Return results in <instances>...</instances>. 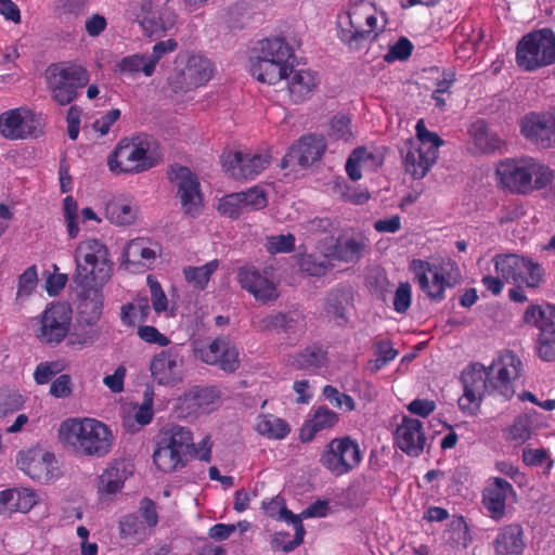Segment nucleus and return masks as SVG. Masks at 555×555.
Returning a JSON list of instances; mask_svg holds the SVG:
<instances>
[{
	"instance_id": "nucleus-28",
	"label": "nucleus",
	"mask_w": 555,
	"mask_h": 555,
	"mask_svg": "<svg viewBox=\"0 0 555 555\" xmlns=\"http://www.w3.org/2000/svg\"><path fill=\"white\" fill-rule=\"evenodd\" d=\"M521 133L537 145H555V116L530 114L521 120Z\"/></svg>"
},
{
	"instance_id": "nucleus-56",
	"label": "nucleus",
	"mask_w": 555,
	"mask_h": 555,
	"mask_svg": "<svg viewBox=\"0 0 555 555\" xmlns=\"http://www.w3.org/2000/svg\"><path fill=\"white\" fill-rule=\"evenodd\" d=\"M145 525L137 515L129 514L124 516L119 521L120 537L124 539L143 535L145 533Z\"/></svg>"
},
{
	"instance_id": "nucleus-29",
	"label": "nucleus",
	"mask_w": 555,
	"mask_h": 555,
	"mask_svg": "<svg viewBox=\"0 0 555 555\" xmlns=\"http://www.w3.org/2000/svg\"><path fill=\"white\" fill-rule=\"evenodd\" d=\"M54 461V455L41 448L22 450L16 459L18 467L30 478L37 480L50 477Z\"/></svg>"
},
{
	"instance_id": "nucleus-5",
	"label": "nucleus",
	"mask_w": 555,
	"mask_h": 555,
	"mask_svg": "<svg viewBox=\"0 0 555 555\" xmlns=\"http://www.w3.org/2000/svg\"><path fill=\"white\" fill-rule=\"evenodd\" d=\"M75 283L81 288L102 291L111 280L113 262L108 248L96 238L81 241L75 250Z\"/></svg>"
},
{
	"instance_id": "nucleus-64",
	"label": "nucleus",
	"mask_w": 555,
	"mask_h": 555,
	"mask_svg": "<svg viewBox=\"0 0 555 555\" xmlns=\"http://www.w3.org/2000/svg\"><path fill=\"white\" fill-rule=\"evenodd\" d=\"M412 301V291L409 283H400L393 296V309L398 313H404L410 308Z\"/></svg>"
},
{
	"instance_id": "nucleus-18",
	"label": "nucleus",
	"mask_w": 555,
	"mask_h": 555,
	"mask_svg": "<svg viewBox=\"0 0 555 555\" xmlns=\"http://www.w3.org/2000/svg\"><path fill=\"white\" fill-rule=\"evenodd\" d=\"M464 393L459 399V408L467 415H476L480 409L486 392L495 391L490 386V375L487 367L474 364L462 373Z\"/></svg>"
},
{
	"instance_id": "nucleus-19",
	"label": "nucleus",
	"mask_w": 555,
	"mask_h": 555,
	"mask_svg": "<svg viewBox=\"0 0 555 555\" xmlns=\"http://www.w3.org/2000/svg\"><path fill=\"white\" fill-rule=\"evenodd\" d=\"M271 163L268 152L254 153L244 151H225L221 155L223 170L235 180H253Z\"/></svg>"
},
{
	"instance_id": "nucleus-41",
	"label": "nucleus",
	"mask_w": 555,
	"mask_h": 555,
	"mask_svg": "<svg viewBox=\"0 0 555 555\" xmlns=\"http://www.w3.org/2000/svg\"><path fill=\"white\" fill-rule=\"evenodd\" d=\"M126 478L122 463H114L107 466L99 476L98 492L100 496H111L119 492L124 487Z\"/></svg>"
},
{
	"instance_id": "nucleus-22",
	"label": "nucleus",
	"mask_w": 555,
	"mask_h": 555,
	"mask_svg": "<svg viewBox=\"0 0 555 555\" xmlns=\"http://www.w3.org/2000/svg\"><path fill=\"white\" fill-rule=\"evenodd\" d=\"M170 179L177 186V196L183 212L192 218L199 216L203 209V196L196 175L188 167L179 166L172 168Z\"/></svg>"
},
{
	"instance_id": "nucleus-1",
	"label": "nucleus",
	"mask_w": 555,
	"mask_h": 555,
	"mask_svg": "<svg viewBox=\"0 0 555 555\" xmlns=\"http://www.w3.org/2000/svg\"><path fill=\"white\" fill-rule=\"evenodd\" d=\"M386 24V14L365 0L350 2L337 14L338 38L350 51L367 50Z\"/></svg>"
},
{
	"instance_id": "nucleus-24",
	"label": "nucleus",
	"mask_w": 555,
	"mask_h": 555,
	"mask_svg": "<svg viewBox=\"0 0 555 555\" xmlns=\"http://www.w3.org/2000/svg\"><path fill=\"white\" fill-rule=\"evenodd\" d=\"M515 498L516 492L512 483L501 477H492L482 490L481 504L490 518L500 521L506 515L508 502Z\"/></svg>"
},
{
	"instance_id": "nucleus-36",
	"label": "nucleus",
	"mask_w": 555,
	"mask_h": 555,
	"mask_svg": "<svg viewBox=\"0 0 555 555\" xmlns=\"http://www.w3.org/2000/svg\"><path fill=\"white\" fill-rule=\"evenodd\" d=\"M468 132L474 147L478 153L490 154L499 150L502 145V140L499 135L490 131L487 124L481 119L474 121Z\"/></svg>"
},
{
	"instance_id": "nucleus-45",
	"label": "nucleus",
	"mask_w": 555,
	"mask_h": 555,
	"mask_svg": "<svg viewBox=\"0 0 555 555\" xmlns=\"http://www.w3.org/2000/svg\"><path fill=\"white\" fill-rule=\"evenodd\" d=\"M150 311V300L147 297H139L133 302L126 304L121 307L120 319L122 324L133 326L138 322H146Z\"/></svg>"
},
{
	"instance_id": "nucleus-57",
	"label": "nucleus",
	"mask_w": 555,
	"mask_h": 555,
	"mask_svg": "<svg viewBox=\"0 0 555 555\" xmlns=\"http://www.w3.org/2000/svg\"><path fill=\"white\" fill-rule=\"evenodd\" d=\"M299 267L311 276H322L330 270L331 264L327 260H320L313 255H304L299 260Z\"/></svg>"
},
{
	"instance_id": "nucleus-12",
	"label": "nucleus",
	"mask_w": 555,
	"mask_h": 555,
	"mask_svg": "<svg viewBox=\"0 0 555 555\" xmlns=\"http://www.w3.org/2000/svg\"><path fill=\"white\" fill-rule=\"evenodd\" d=\"M72 324V309L64 302H52L30 319L29 328L42 345L56 346L67 336Z\"/></svg>"
},
{
	"instance_id": "nucleus-25",
	"label": "nucleus",
	"mask_w": 555,
	"mask_h": 555,
	"mask_svg": "<svg viewBox=\"0 0 555 555\" xmlns=\"http://www.w3.org/2000/svg\"><path fill=\"white\" fill-rule=\"evenodd\" d=\"M237 281L242 288L250 293L256 300L268 302L279 297L276 284L267 272L255 267H243L237 271Z\"/></svg>"
},
{
	"instance_id": "nucleus-60",
	"label": "nucleus",
	"mask_w": 555,
	"mask_h": 555,
	"mask_svg": "<svg viewBox=\"0 0 555 555\" xmlns=\"http://www.w3.org/2000/svg\"><path fill=\"white\" fill-rule=\"evenodd\" d=\"M295 247V237L293 234L273 235L267 238L266 248L268 253L274 255L280 253H289Z\"/></svg>"
},
{
	"instance_id": "nucleus-59",
	"label": "nucleus",
	"mask_w": 555,
	"mask_h": 555,
	"mask_svg": "<svg viewBox=\"0 0 555 555\" xmlns=\"http://www.w3.org/2000/svg\"><path fill=\"white\" fill-rule=\"evenodd\" d=\"M522 462L527 466H541L546 463V469L550 470L553 467V460L550 457V454L546 449H531L525 448L522 450Z\"/></svg>"
},
{
	"instance_id": "nucleus-54",
	"label": "nucleus",
	"mask_w": 555,
	"mask_h": 555,
	"mask_svg": "<svg viewBox=\"0 0 555 555\" xmlns=\"http://www.w3.org/2000/svg\"><path fill=\"white\" fill-rule=\"evenodd\" d=\"M347 301V297L345 293L340 289L331 291L325 299V311L327 314L346 320V308L345 302Z\"/></svg>"
},
{
	"instance_id": "nucleus-38",
	"label": "nucleus",
	"mask_w": 555,
	"mask_h": 555,
	"mask_svg": "<svg viewBox=\"0 0 555 555\" xmlns=\"http://www.w3.org/2000/svg\"><path fill=\"white\" fill-rule=\"evenodd\" d=\"M138 210L133 201L122 197L113 198L105 207L106 218L117 225L132 224L137 219Z\"/></svg>"
},
{
	"instance_id": "nucleus-31",
	"label": "nucleus",
	"mask_w": 555,
	"mask_h": 555,
	"mask_svg": "<svg viewBox=\"0 0 555 555\" xmlns=\"http://www.w3.org/2000/svg\"><path fill=\"white\" fill-rule=\"evenodd\" d=\"M286 79L288 93L295 103L304 102L310 98L320 81L318 74L311 69H293L291 67Z\"/></svg>"
},
{
	"instance_id": "nucleus-13",
	"label": "nucleus",
	"mask_w": 555,
	"mask_h": 555,
	"mask_svg": "<svg viewBox=\"0 0 555 555\" xmlns=\"http://www.w3.org/2000/svg\"><path fill=\"white\" fill-rule=\"evenodd\" d=\"M494 271L507 283L539 287L544 282V269L531 258L517 254H498L492 258Z\"/></svg>"
},
{
	"instance_id": "nucleus-9",
	"label": "nucleus",
	"mask_w": 555,
	"mask_h": 555,
	"mask_svg": "<svg viewBox=\"0 0 555 555\" xmlns=\"http://www.w3.org/2000/svg\"><path fill=\"white\" fill-rule=\"evenodd\" d=\"M410 270L421 289L434 300H442L444 291L461 282L462 274L457 264L451 260H442L438 266L426 260L413 259Z\"/></svg>"
},
{
	"instance_id": "nucleus-51",
	"label": "nucleus",
	"mask_w": 555,
	"mask_h": 555,
	"mask_svg": "<svg viewBox=\"0 0 555 555\" xmlns=\"http://www.w3.org/2000/svg\"><path fill=\"white\" fill-rule=\"evenodd\" d=\"M294 320L285 313H276L272 315H267L262 318L258 322V330L261 332H270V331H282L289 332L293 330Z\"/></svg>"
},
{
	"instance_id": "nucleus-55",
	"label": "nucleus",
	"mask_w": 555,
	"mask_h": 555,
	"mask_svg": "<svg viewBox=\"0 0 555 555\" xmlns=\"http://www.w3.org/2000/svg\"><path fill=\"white\" fill-rule=\"evenodd\" d=\"M377 359L374 361V370L378 371L398 356V350L388 339H376L374 343Z\"/></svg>"
},
{
	"instance_id": "nucleus-2",
	"label": "nucleus",
	"mask_w": 555,
	"mask_h": 555,
	"mask_svg": "<svg viewBox=\"0 0 555 555\" xmlns=\"http://www.w3.org/2000/svg\"><path fill=\"white\" fill-rule=\"evenodd\" d=\"M60 442L79 456L104 457L113 449L114 434L103 422L92 417H69L60 424Z\"/></svg>"
},
{
	"instance_id": "nucleus-8",
	"label": "nucleus",
	"mask_w": 555,
	"mask_h": 555,
	"mask_svg": "<svg viewBox=\"0 0 555 555\" xmlns=\"http://www.w3.org/2000/svg\"><path fill=\"white\" fill-rule=\"evenodd\" d=\"M44 80L52 100L64 106L72 103L78 90L88 85L90 75L87 68L77 63L59 62L47 67Z\"/></svg>"
},
{
	"instance_id": "nucleus-20",
	"label": "nucleus",
	"mask_w": 555,
	"mask_h": 555,
	"mask_svg": "<svg viewBox=\"0 0 555 555\" xmlns=\"http://www.w3.org/2000/svg\"><path fill=\"white\" fill-rule=\"evenodd\" d=\"M43 117L26 107H18L0 115V133L10 140L38 137L42 133Z\"/></svg>"
},
{
	"instance_id": "nucleus-15",
	"label": "nucleus",
	"mask_w": 555,
	"mask_h": 555,
	"mask_svg": "<svg viewBox=\"0 0 555 555\" xmlns=\"http://www.w3.org/2000/svg\"><path fill=\"white\" fill-rule=\"evenodd\" d=\"M195 359L219 367L225 373H234L241 365L237 347L224 336L212 340H195L192 344Z\"/></svg>"
},
{
	"instance_id": "nucleus-4",
	"label": "nucleus",
	"mask_w": 555,
	"mask_h": 555,
	"mask_svg": "<svg viewBox=\"0 0 555 555\" xmlns=\"http://www.w3.org/2000/svg\"><path fill=\"white\" fill-rule=\"evenodd\" d=\"M163 160L159 143L147 134L121 139L108 157L114 172L140 173Z\"/></svg>"
},
{
	"instance_id": "nucleus-62",
	"label": "nucleus",
	"mask_w": 555,
	"mask_h": 555,
	"mask_svg": "<svg viewBox=\"0 0 555 555\" xmlns=\"http://www.w3.org/2000/svg\"><path fill=\"white\" fill-rule=\"evenodd\" d=\"M38 275L36 267L27 268L18 279L17 298L28 297L36 288Z\"/></svg>"
},
{
	"instance_id": "nucleus-17",
	"label": "nucleus",
	"mask_w": 555,
	"mask_h": 555,
	"mask_svg": "<svg viewBox=\"0 0 555 555\" xmlns=\"http://www.w3.org/2000/svg\"><path fill=\"white\" fill-rule=\"evenodd\" d=\"M127 14L147 35L166 33L177 22L173 10L166 5L155 7L152 0H132L127 9Z\"/></svg>"
},
{
	"instance_id": "nucleus-30",
	"label": "nucleus",
	"mask_w": 555,
	"mask_h": 555,
	"mask_svg": "<svg viewBox=\"0 0 555 555\" xmlns=\"http://www.w3.org/2000/svg\"><path fill=\"white\" fill-rule=\"evenodd\" d=\"M160 254V247L144 237L129 241L122 249V264L127 268H145L152 264Z\"/></svg>"
},
{
	"instance_id": "nucleus-50",
	"label": "nucleus",
	"mask_w": 555,
	"mask_h": 555,
	"mask_svg": "<svg viewBox=\"0 0 555 555\" xmlns=\"http://www.w3.org/2000/svg\"><path fill=\"white\" fill-rule=\"evenodd\" d=\"M245 212L263 209L268 204V196L260 186H253L245 192H238Z\"/></svg>"
},
{
	"instance_id": "nucleus-46",
	"label": "nucleus",
	"mask_w": 555,
	"mask_h": 555,
	"mask_svg": "<svg viewBox=\"0 0 555 555\" xmlns=\"http://www.w3.org/2000/svg\"><path fill=\"white\" fill-rule=\"evenodd\" d=\"M449 543L459 550H465L472 542L469 528L463 516H454L448 529Z\"/></svg>"
},
{
	"instance_id": "nucleus-37",
	"label": "nucleus",
	"mask_w": 555,
	"mask_h": 555,
	"mask_svg": "<svg viewBox=\"0 0 555 555\" xmlns=\"http://www.w3.org/2000/svg\"><path fill=\"white\" fill-rule=\"evenodd\" d=\"M524 322L539 328V335H555V307L529 306L524 313Z\"/></svg>"
},
{
	"instance_id": "nucleus-61",
	"label": "nucleus",
	"mask_w": 555,
	"mask_h": 555,
	"mask_svg": "<svg viewBox=\"0 0 555 555\" xmlns=\"http://www.w3.org/2000/svg\"><path fill=\"white\" fill-rule=\"evenodd\" d=\"M63 210L67 223L68 235L70 238H75L79 232V227L77 223L78 206L76 201L72 196H66L64 198Z\"/></svg>"
},
{
	"instance_id": "nucleus-44",
	"label": "nucleus",
	"mask_w": 555,
	"mask_h": 555,
	"mask_svg": "<svg viewBox=\"0 0 555 555\" xmlns=\"http://www.w3.org/2000/svg\"><path fill=\"white\" fill-rule=\"evenodd\" d=\"M218 268L219 261L215 259L201 267H185L183 269V275L190 285L196 289L203 291L207 287L211 275L218 270Z\"/></svg>"
},
{
	"instance_id": "nucleus-23",
	"label": "nucleus",
	"mask_w": 555,
	"mask_h": 555,
	"mask_svg": "<svg viewBox=\"0 0 555 555\" xmlns=\"http://www.w3.org/2000/svg\"><path fill=\"white\" fill-rule=\"evenodd\" d=\"M522 363L512 351L503 352L487 367L490 375V386L504 398H512L514 382L520 376Z\"/></svg>"
},
{
	"instance_id": "nucleus-10",
	"label": "nucleus",
	"mask_w": 555,
	"mask_h": 555,
	"mask_svg": "<svg viewBox=\"0 0 555 555\" xmlns=\"http://www.w3.org/2000/svg\"><path fill=\"white\" fill-rule=\"evenodd\" d=\"M415 130L416 140H410L405 144L403 165L413 179H422L436 163L438 149L443 140L436 132L429 131L423 119L416 122Z\"/></svg>"
},
{
	"instance_id": "nucleus-32",
	"label": "nucleus",
	"mask_w": 555,
	"mask_h": 555,
	"mask_svg": "<svg viewBox=\"0 0 555 555\" xmlns=\"http://www.w3.org/2000/svg\"><path fill=\"white\" fill-rule=\"evenodd\" d=\"M338 421L339 416L335 411L327 406H318L302 424L299 430L300 441H312L318 433L332 429Z\"/></svg>"
},
{
	"instance_id": "nucleus-53",
	"label": "nucleus",
	"mask_w": 555,
	"mask_h": 555,
	"mask_svg": "<svg viewBox=\"0 0 555 555\" xmlns=\"http://www.w3.org/2000/svg\"><path fill=\"white\" fill-rule=\"evenodd\" d=\"M218 211L232 219H237L241 215L245 214L240 193H231L223 196L218 203Z\"/></svg>"
},
{
	"instance_id": "nucleus-3",
	"label": "nucleus",
	"mask_w": 555,
	"mask_h": 555,
	"mask_svg": "<svg viewBox=\"0 0 555 555\" xmlns=\"http://www.w3.org/2000/svg\"><path fill=\"white\" fill-rule=\"evenodd\" d=\"M495 175L502 188L520 195L546 188L554 178L547 166L532 157L506 158L499 163Z\"/></svg>"
},
{
	"instance_id": "nucleus-6",
	"label": "nucleus",
	"mask_w": 555,
	"mask_h": 555,
	"mask_svg": "<svg viewBox=\"0 0 555 555\" xmlns=\"http://www.w3.org/2000/svg\"><path fill=\"white\" fill-rule=\"evenodd\" d=\"M193 447V433L189 427L169 424L160 429L153 462L163 473H173L188 464L190 449Z\"/></svg>"
},
{
	"instance_id": "nucleus-11",
	"label": "nucleus",
	"mask_w": 555,
	"mask_h": 555,
	"mask_svg": "<svg viewBox=\"0 0 555 555\" xmlns=\"http://www.w3.org/2000/svg\"><path fill=\"white\" fill-rule=\"evenodd\" d=\"M516 64L533 72L555 62V34L543 28L525 35L516 47Z\"/></svg>"
},
{
	"instance_id": "nucleus-43",
	"label": "nucleus",
	"mask_w": 555,
	"mask_h": 555,
	"mask_svg": "<svg viewBox=\"0 0 555 555\" xmlns=\"http://www.w3.org/2000/svg\"><path fill=\"white\" fill-rule=\"evenodd\" d=\"M117 69L121 75H127L132 78L138 77L140 74H143L145 77H151L155 73L147 55L142 53L122 57L117 63Z\"/></svg>"
},
{
	"instance_id": "nucleus-40",
	"label": "nucleus",
	"mask_w": 555,
	"mask_h": 555,
	"mask_svg": "<svg viewBox=\"0 0 555 555\" xmlns=\"http://www.w3.org/2000/svg\"><path fill=\"white\" fill-rule=\"evenodd\" d=\"M37 503V494L27 488L9 489L0 492V504L10 511L27 513Z\"/></svg>"
},
{
	"instance_id": "nucleus-7",
	"label": "nucleus",
	"mask_w": 555,
	"mask_h": 555,
	"mask_svg": "<svg viewBox=\"0 0 555 555\" xmlns=\"http://www.w3.org/2000/svg\"><path fill=\"white\" fill-rule=\"evenodd\" d=\"M293 56L292 47L283 38L261 40L257 55L251 59L250 73L262 83L275 85L288 75V62Z\"/></svg>"
},
{
	"instance_id": "nucleus-48",
	"label": "nucleus",
	"mask_w": 555,
	"mask_h": 555,
	"mask_svg": "<svg viewBox=\"0 0 555 555\" xmlns=\"http://www.w3.org/2000/svg\"><path fill=\"white\" fill-rule=\"evenodd\" d=\"M326 361L325 351L318 346L307 347L296 357V363L301 369H317L322 366Z\"/></svg>"
},
{
	"instance_id": "nucleus-58",
	"label": "nucleus",
	"mask_w": 555,
	"mask_h": 555,
	"mask_svg": "<svg viewBox=\"0 0 555 555\" xmlns=\"http://www.w3.org/2000/svg\"><path fill=\"white\" fill-rule=\"evenodd\" d=\"M351 119L344 114L335 115L331 121L330 135L336 140L349 141L353 134L350 128Z\"/></svg>"
},
{
	"instance_id": "nucleus-16",
	"label": "nucleus",
	"mask_w": 555,
	"mask_h": 555,
	"mask_svg": "<svg viewBox=\"0 0 555 555\" xmlns=\"http://www.w3.org/2000/svg\"><path fill=\"white\" fill-rule=\"evenodd\" d=\"M362 454L358 442L349 436L332 439L321 454V465L335 476H343L359 466Z\"/></svg>"
},
{
	"instance_id": "nucleus-27",
	"label": "nucleus",
	"mask_w": 555,
	"mask_h": 555,
	"mask_svg": "<svg viewBox=\"0 0 555 555\" xmlns=\"http://www.w3.org/2000/svg\"><path fill=\"white\" fill-rule=\"evenodd\" d=\"M179 401L189 415L207 414L219 406L220 391L214 386H194Z\"/></svg>"
},
{
	"instance_id": "nucleus-49",
	"label": "nucleus",
	"mask_w": 555,
	"mask_h": 555,
	"mask_svg": "<svg viewBox=\"0 0 555 555\" xmlns=\"http://www.w3.org/2000/svg\"><path fill=\"white\" fill-rule=\"evenodd\" d=\"M262 508L271 518L284 520L288 524L301 521L299 516L294 515L289 509H287L283 500L279 496L270 500L269 502H262Z\"/></svg>"
},
{
	"instance_id": "nucleus-52",
	"label": "nucleus",
	"mask_w": 555,
	"mask_h": 555,
	"mask_svg": "<svg viewBox=\"0 0 555 555\" xmlns=\"http://www.w3.org/2000/svg\"><path fill=\"white\" fill-rule=\"evenodd\" d=\"M322 393L324 398L339 410L351 412L356 409V402L353 398L347 393L340 392L336 387L326 385Z\"/></svg>"
},
{
	"instance_id": "nucleus-26",
	"label": "nucleus",
	"mask_w": 555,
	"mask_h": 555,
	"mask_svg": "<svg viewBox=\"0 0 555 555\" xmlns=\"http://www.w3.org/2000/svg\"><path fill=\"white\" fill-rule=\"evenodd\" d=\"M395 443L409 456H418L424 451L426 444L422 422L403 416L395 430Z\"/></svg>"
},
{
	"instance_id": "nucleus-35",
	"label": "nucleus",
	"mask_w": 555,
	"mask_h": 555,
	"mask_svg": "<svg viewBox=\"0 0 555 555\" xmlns=\"http://www.w3.org/2000/svg\"><path fill=\"white\" fill-rule=\"evenodd\" d=\"M365 246V242L362 238L340 236L336 240L334 245L323 250V255L326 259L352 262L360 258Z\"/></svg>"
},
{
	"instance_id": "nucleus-14",
	"label": "nucleus",
	"mask_w": 555,
	"mask_h": 555,
	"mask_svg": "<svg viewBox=\"0 0 555 555\" xmlns=\"http://www.w3.org/2000/svg\"><path fill=\"white\" fill-rule=\"evenodd\" d=\"M212 77V65L206 57L179 53L175 67L168 77V85L175 92H188L198 88Z\"/></svg>"
},
{
	"instance_id": "nucleus-39",
	"label": "nucleus",
	"mask_w": 555,
	"mask_h": 555,
	"mask_svg": "<svg viewBox=\"0 0 555 555\" xmlns=\"http://www.w3.org/2000/svg\"><path fill=\"white\" fill-rule=\"evenodd\" d=\"M81 320L88 325L95 324L103 311V293L99 289L82 288L78 306Z\"/></svg>"
},
{
	"instance_id": "nucleus-33",
	"label": "nucleus",
	"mask_w": 555,
	"mask_h": 555,
	"mask_svg": "<svg viewBox=\"0 0 555 555\" xmlns=\"http://www.w3.org/2000/svg\"><path fill=\"white\" fill-rule=\"evenodd\" d=\"M324 151L325 144L322 139L315 135H306L292 146L286 157L289 162H296L306 167L320 159Z\"/></svg>"
},
{
	"instance_id": "nucleus-34",
	"label": "nucleus",
	"mask_w": 555,
	"mask_h": 555,
	"mask_svg": "<svg viewBox=\"0 0 555 555\" xmlns=\"http://www.w3.org/2000/svg\"><path fill=\"white\" fill-rule=\"evenodd\" d=\"M496 555H520L525 548L524 530L517 524H511L500 529L493 541Z\"/></svg>"
},
{
	"instance_id": "nucleus-63",
	"label": "nucleus",
	"mask_w": 555,
	"mask_h": 555,
	"mask_svg": "<svg viewBox=\"0 0 555 555\" xmlns=\"http://www.w3.org/2000/svg\"><path fill=\"white\" fill-rule=\"evenodd\" d=\"M147 284L151 291V301L154 311L159 314L167 310L168 299L160 284L151 275L147 276Z\"/></svg>"
},
{
	"instance_id": "nucleus-21",
	"label": "nucleus",
	"mask_w": 555,
	"mask_h": 555,
	"mask_svg": "<svg viewBox=\"0 0 555 555\" xmlns=\"http://www.w3.org/2000/svg\"><path fill=\"white\" fill-rule=\"evenodd\" d=\"M184 357L179 346L155 353L150 362L153 379L163 386H176L184 379Z\"/></svg>"
},
{
	"instance_id": "nucleus-42",
	"label": "nucleus",
	"mask_w": 555,
	"mask_h": 555,
	"mask_svg": "<svg viewBox=\"0 0 555 555\" xmlns=\"http://www.w3.org/2000/svg\"><path fill=\"white\" fill-rule=\"evenodd\" d=\"M255 430L267 439L282 440L291 433V426L275 415L260 414L256 418Z\"/></svg>"
},
{
	"instance_id": "nucleus-47",
	"label": "nucleus",
	"mask_w": 555,
	"mask_h": 555,
	"mask_svg": "<svg viewBox=\"0 0 555 555\" xmlns=\"http://www.w3.org/2000/svg\"><path fill=\"white\" fill-rule=\"evenodd\" d=\"M295 528V537L293 540L287 541L289 534L287 532H276L271 541L270 545L273 551L291 552L299 546L304 542L305 528L301 521L292 522Z\"/></svg>"
}]
</instances>
